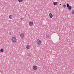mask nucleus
Returning <instances> with one entry per match:
<instances>
[{
  "mask_svg": "<svg viewBox=\"0 0 74 74\" xmlns=\"http://www.w3.org/2000/svg\"><path fill=\"white\" fill-rule=\"evenodd\" d=\"M11 41L12 42L15 43L16 42V38L15 36H13L12 38Z\"/></svg>",
  "mask_w": 74,
  "mask_h": 74,
  "instance_id": "f257e3e1",
  "label": "nucleus"
},
{
  "mask_svg": "<svg viewBox=\"0 0 74 74\" xmlns=\"http://www.w3.org/2000/svg\"><path fill=\"white\" fill-rule=\"evenodd\" d=\"M49 15L50 18H52L53 16V14L51 13H49Z\"/></svg>",
  "mask_w": 74,
  "mask_h": 74,
  "instance_id": "423d86ee",
  "label": "nucleus"
},
{
  "mask_svg": "<svg viewBox=\"0 0 74 74\" xmlns=\"http://www.w3.org/2000/svg\"><path fill=\"white\" fill-rule=\"evenodd\" d=\"M9 18L11 19H12V18H13V16L12 15H11L9 16Z\"/></svg>",
  "mask_w": 74,
  "mask_h": 74,
  "instance_id": "1a4fd4ad",
  "label": "nucleus"
},
{
  "mask_svg": "<svg viewBox=\"0 0 74 74\" xmlns=\"http://www.w3.org/2000/svg\"><path fill=\"white\" fill-rule=\"evenodd\" d=\"M36 43L37 45H41V41L40 39H38L36 41Z\"/></svg>",
  "mask_w": 74,
  "mask_h": 74,
  "instance_id": "f03ea898",
  "label": "nucleus"
},
{
  "mask_svg": "<svg viewBox=\"0 0 74 74\" xmlns=\"http://www.w3.org/2000/svg\"><path fill=\"white\" fill-rule=\"evenodd\" d=\"M46 37L47 38H49L50 37V35L49 34H47L46 35Z\"/></svg>",
  "mask_w": 74,
  "mask_h": 74,
  "instance_id": "0eeeda50",
  "label": "nucleus"
},
{
  "mask_svg": "<svg viewBox=\"0 0 74 74\" xmlns=\"http://www.w3.org/2000/svg\"><path fill=\"white\" fill-rule=\"evenodd\" d=\"M71 8H72L71 6H69V7L68 8V9L69 10H71Z\"/></svg>",
  "mask_w": 74,
  "mask_h": 74,
  "instance_id": "f8f14e48",
  "label": "nucleus"
},
{
  "mask_svg": "<svg viewBox=\"0 0 74 74\" xmlns=\"http://www.w3.org/2000/svg\"><path fill=\"white\" fill-rule=\"evenodd\" d=\"M29 25L30 26H32L33 25V22L32 21H30L29 23Z\"/></svg>",
  "mask_w": 74,
  "mask_h": 74,
  "instance_id": "39448f33",
  "label": "nucleus"
},
{
  "mask_svg": "<svg viewBox=\"0 0 74 74\" xmlns=\"http://www.w3.org/2000/svg\"><path fill=\"white\" fill-rule=\"evenodd\" d=\"M0 51L1 52L3 53V52H4V49H1L0 50Z\"/></svg>",
  "mask_w": 74,
  "mask_h": 74,
  "instance_id": "9b49d317",
  "label": "nucleus"
},
{
  "mask_svg": "<svg viewBox=\"0 0 74 74\" xmlns=\"http://www.w3.org/2000/svg\"><path fill=\"white\" fill-rule=\"evenodd\" d=\"M32 68L33 70L34 71H36L37 70V67L36 65H34L32 67Z\"/></svg>",
  "mask_w": 74,
  "mask_h": 74,
  "instance_id": "7ed1b4c3",
  "label": "nucleus"
},
{
  "mask_svg": "<svg viewBox=\"0 0 74 74\" xmlns=\"http://www.w3.org/2000/svg\"><path fill=\"white\" fill-rule=\"evenodd\" d=\"M26 48L27 50H29V49H30V46L29 45H27L26 46Z\"/></svg>",
  "mask_w": 74,
  "mask_h": 74,
  "instance_id": "6e6552de",
  "label": "nucleus"
},
{
  "mask_svg": "<svg viewBox=\"0 0 74 74\" xmlns=\"http://www.w3.org/2000/svg\"><path fill=\"white\" fill-rule=\"evenodd\" d=\"M18 2H19L20 3H21V2L23 1V0H18Z\"/></svg>",
  "mask_w": 74,
  "mask_h": 74,
  "instance_id": "ddd939ff",
  "label": "nucleus"
},
{
  "mask_svg": "<svg viewBox=\"0 0 74 74\" xmlns=\"http://www.w3.org/2000/svg\"><path fill=\"white\" fill-rule=\"evenodd\" d=\"M72 14H74V10H73L71 11Z\"/></svg>",
  "mask_w": 74,
  "mask_h": 74,
  "instance_id": "4468645a",
  "label": "nucleus"
},
{
  "mask_svg": "<svg viewBox=\"0 0 74 74\" xmlns=\"http://www.w3.org/2000/svg\"><path fill=\"white\" fill-rule=\"evenodd\" d=\"M67 7H69V4L68 3L67 4Z\"/></svg>",
  "mask_w": 74,
  "mask_h": 74,
  "instance_id": "dca6fc26",
  "label": "nucleus"
},
{
  "mask_svg": "<svg viewBox=\"0 0 74 74\" xmlns=\"http://www.w3.org/2000/svg\"><path fill=\"white\" fill-rule=\"evenodd\" d=\"M20 36L21 38H23L25 36V35H24V33H21L20 34Z\"/></svg>",
  "mask_w": 74,
  "mask_h": 74,
  "instance_id": "20e7f679",
  "label": "nucleus"
},
{
  "mask_svg": "<svg viewBox=\"0 0 74 74\" xmlns=\"http://www.w3.org/2000/svg\"><path fill=\"white\" fill-rule=\"evenodd\" d=\"M66 5H63V8H66Z\"/></svg>",
  "mask_w": 74,
  "mask_h": 74,
  "instance_id": "2eb2a0df",
  "label": "nucleus"
},
{
  "mask_svg": "<svg viewBox=\"0 0 74 74\" xmlns=\"http://www.w3.org/2000/svg\"><path fill=\"white\" fill-rule=\"evenodd\" d=\"M53 4L54 5H57V4H58V2H53Z\"/></svg>",
  "mask_w": 74,
  "mask_h": 74,
  "instance_id": "9d476101",
  "label": "nucleus"
},
{
  "mask_svg": "<svg viewBox=\"0 0 74 74\" xmlns=\"http://www.w3.org/2000/svg\"><path fill=\"white\" fill-rule=\"evenodd\" d=\"M20 20H21V21H22V20H23V18H20Z\"/></svg>",
  "mask_w": 74,
  "mask_h": 74,
  "instance_id": "f3484780",
  "label": "nucleus"
}]
</instances>
